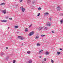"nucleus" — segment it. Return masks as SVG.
Wrapping results in <instances>:
<instances>
[{
  "label": "nucleus",
  "mask_w": 63,
  "mask_h": 63,
  "mask_svg": "<svg viewBox=\"0 0 63 63\" xmlns=\"http://www.w3.org/2000/svg\"><path fill=\"white\" fill-rule=\"evenodd\" d=\"M51 17H50V18H49V19H51Z\"/></svg>",
  "instance_id": "58836bf2"
},
{
  "label": "nucleus",
  "mask_w": 63,
  "mask_h": 63,
  "mask_svg": "<svg viewBox=\"0 0 63 63\" xmlns=\"http://www.w3.org/2000/svg\"><path fill=\"white\" fill-rule=\"evenodd\" d=\"M6 49H8V48H9V47H6Z\"/></svg>",
  "instance_id": "4c0bfd02"
},
{
  "label": "nucleus",
  "mask_w": 63,
  "mask_h": 63,
  "mask_svg": "<svg viewBox=\"0 0 63 63\" xmlns=\"http://www.w3.org/2000/svg\"><path fill=\"white\" fill-rule=\"evenodd\" d=\"M60 22H61V24H62V23H63V20H62L60 21Z\"/></svg>",
  "instance_id": "f3484780"
},
{
  "label": "nucleus",
  "mask_w": 63,
  "mask_h": 63,
  "mask_svg": "<svg viewBox=\"0 0 63 63\" xmlns=\"http://www.w3.org/2000/svg\"><path fill=\"white\" fill-rule=\"evenodd\" d=\"M31 1V0H28L27 2L28 3H30Z\"/></svg>",
  "instance_id": "412c9836"
},
{
  "label": "nucleus",
  "mask_w": 63,
  "mask_h": 63,
  "mask_svg": "<svg viewBox=\"0 0 63 63\" xmlns=\"http://www.w3.org/2000/svg\"><path fill=\"white\" fill-rule=\"evenodd\" d=\"M5 5V3H2L1 4H0V5L1 6V5Z\"/></svg>",
  "instance_id": "ddd939ff"
},
{
  "label": "nucleus",
  "mask_w": 63,
  "mask_h": 63,
  "mask_svg": "<svg viewBox=\"0 0 63 63\" xmlns=\"http://www.w3.org/2000/svg\"><path fill=\"white\" fill-rule=\"evenodd\" d=\"M43 28H44V27H39V28L38 29L39 30H42V29H43Z\"/></svg>",
  "instance_id": "6e6552de"
},
{
  "label": "nucleus",
  "mask_w": 63,
  "mask_h": 63,
  "mask_svg": "<svg viewBox=\"0 0 63 63\" xmlns=\"http://www.w3.org/2000/svg\"><path fill=\"white\" fill-rule=\"evenodd\" d=\"M32 25L31 24V25H30V26L29 27V28H30V27L32 26Z\"/></svg>",
  "instance_id": "7c9ffc66"
},
{
  "label": "nucleus",
  "mask_w": 63,
  "mask_h": 63,
  "mask_svg": "<svg viewBox=\"0 0 63 63\" xmlns=\"http://www.w3.org/2000/svg\"><path fill=\"white\" fill-rule=\"evenodd\" d=\"M25 32H28V30L27 29V28H26L25 29Z\"/></svg>",
  "instance_id": "4468645a"
},
{
  "label": "nucleus",
  "mask_w": 63,
  "mask_h": 63,
  "mask_svg": "<svg viewBox=\"0 0 63 63\" xmlns=\"http://www.w3.org/2000/svg\"><path fill=\"white\" fill-rule=\"evenodd\" d=\"M44 61H46V58H44Z\"/></svg>",
  "instance_id": "c756f323"
},
{
  "label": "nucleus",
  "mask_w": 63,
  "mask_h": 63,
  "mask_svg": "<svg viewBox=\"0 0 63 63\" xmlns=\"http://www.w3.org/2000/svg\"><path fill=\"white\" fill-rule=\"evenodd\" d=\"M29 63H32V62L31 61H29Z\"/></svg>",
  "instance_id": "a878e982"
},
{
  "label": "nucleus",
  "mask_w": 63,
  "mask_h": 63,
  "mask_svg": "<svg viewBox=\"0 0 63 63\" xmlns=\"http://www.w3.org/2000/svg\"><path fill=\"white\" fill-rule=\"evenodd\" d=\"M20 2H22V0H19Z\"/></svg>",
  "instance_id": "473e14b6"
},
{
  "label": "nucleus",
  "mask_w": 63,
  "mask_h": 63,
  "mask_svg": "<svg viewBox=\"0 0 63 63\" xmlns=\"http://www.w3.org/2000/svg\"><path fill=\"white\" fill-rule=\"evenodd\" d=\"M57 53L58 55H59V54H60V52H58Z\"/></svg>",
  "instance_id": "5701e85b"
},
{
  "label": "nucleus",
  "mask_w": 63,
  "mask_h": 63,
  "mask_svg": "<svg viewBox=\"0 0 63 63\" xmlns=\"http://www.w3.org/2000/svg\"><path fill=\"white\" fill-rule=\"evenodd\" d=\"M44 29L45 30H47V27H45Z\"/></svg>",
  "instance_id": "aec40b11"
},
{
  "label": "nucleus",
  "mask_w": 63,
  "mask_h": 63,
  "mask_svg": "<svg viewBox=\"0 0 63 63\" xmlns=\"http://www.w3.org/2000/svg\"><path fill=\"white\" fill-rule=\"evenodd\" d=\"M7 19L8 18V16H6L5 17Z\"/></svg>",
  "instance_id": "2f4dec72"
},
{
  "label": "nucleus",
  "mask_w": 63,
  "mask_h": 63,
  "mask_svg": "<svg viewBox=\"0 0 63 63\" xmlns=\"http://www.w3.org/2000/svg\"><path fill=\"white\" fill-rule=\"evenodd\" d=\"M36 45L37 46H38L39 47L40 46H41V44H40V43H38Z\"/></svg>",
  "instance_id": "9b49d317"
},
{
  "label": "nucleus",
  "mask_w": 63,
  "mask_h": 63,
  "mask_svg": "<svg viewBox=\"0 0 63 63\" xmlns=\"http://www.w3.org/2000/svg\"><path fill=\"white\" fill-rule=\"evenodd\" d=\"M6 0H4L3 1H5Z\"/></svg>",
  "instance_id": "37998d69"
},
{
  "label": "nucleus",
  "mask_w": 63,
  "mask_h": 63,
  "mask_svg": "<svg viewBox=\"0 0 63 63\" xmlns=\"http://www.w3.org/2000/svg\"><path fill=\"white\" fill-rule=\"evenodd\" d=\"M49 19L50 21H51V19Z\"/></svg>",
  "instance_id": "e433bc0d"
},
{
  "label": "nucleus",
  "mask_w": 63,
  "mask_h": 63,
  "mask_svg": "<svg viewBox=\"0 0 63 63\" xmlns=\"http://www.w3.org/2000/svg\"><path fill=\"white\" fill-rule=\"evenodd\" d=\"M18 38H19V39H20V40H24V37L21 36H18Z\"/></svg>",
  "instance_id": "f257e3e1"
},
{
  "label": "nucleus",
  "mask_w": 63,
  "mask_h": 63,
  "mask_svg": "<svg viewBox=\"0 0 63 63\" xmlns=\"http://www.w3.org/2000/svg\"><path fill=\"white\" fill-rule=\"evenodd\" d=\"M30 52H31L30 51H29L27 52V53H28V54H30Z\"/></svg>",
  "instance_id": "6ab92c4d"
},
{
  "label": "nucleus",
  "mask_w": 63,
  "mask_h": 63,
  "mask_svg": "<svg viewBox=\"0 0 63 63\" xmlns=\"http://www.w3.org/2000/svg\"><path fill=\"white\" fill-rule=\"evenodd\" d=\"M22 11L23 12H24V11H25V9L23 7H21Z\"/></svg>",
  "instance_id": "423d86ee"
},
{
  "label": "nucleus",
  "mask_w": 63,
  "mask_h": 63,
  "mask_svg": "<svg viewBox=\"0 0 63 63\" xmlns=\"http://www.w3.org/2000/svg\"><path fill=\"white\" fill-rule=\"evenodd\" d=\"M49 54V53L47 52V51H46V55H48Z\"/></svg>",
  "instance_id": "2eb2a0df"
},
{
  "label": "nucleus",
  "mask_w": 63,
  "mask_h": 63,
  "mask_svg": "<svg viewBox=\"0 0 63 63\" xmlns=\"http://www.w3.org/2000/svg\"><path fill=\"white\" fill-rule=\"evenodd\" d=\"M39 36H36L35 37V39H39Z\"/></svg>",
  "instance_id": "9d476101"
},
{
  "label": "nucleus",
  "mask_w": 63,
  "mask_h": 63,
  "mask_svg": "<svg viewBox=\"0 0 63 63\" xmlns=\"http://www.w3.org/2000/svg\"><path fill=\"white\" fill-rule=\"evenodd\" d=\"M39 58H41V57H42V56H40L39 57Z\"/></svg>",
  "instance_id": "f704fd0d"
},
{
  "label": "nucleus",
  "mask_w": 63,
  "mask_h": 63,
  "mask_svg": "<svg viewBox=\"0 0 63 63\" xmlns=\"http://www.w3.org/2000/svg\"><path fill=\"white\" fill-rule=\"evenodd\" d=\"M8 29H9V28L8 27Z\"/></svg>",
  "instance_id": "79ce46f5"
},
{
  "label": "nucleus",
  "mask_w": 63,
  "mask_h": 63,
  "mask_svg": "<svg viewBox=\"0 0 63 63\" xmlns=\"http://www.w3.org/2000/svg\"><path fill=\"white\" fill-rule=\"evenodd\" d=\"M16 6H17V5H16Z\"/></svg>",
  "instance_id": "a19ab883"
},
{
  "label": "nucleus",
  "mask_w": 63,
  "mask_h": 63,
  "mask_svg": "<svg viewBox=\"0 0 63 63\" xmlns=\"http://www.w3.org/2000/svg\"><path fill=\"white\" fill-rule=\"evenodd\" d=\"M44 15L45 16H47L48 15H49V13L47 12L45 13H44Z\"/></svg>",
  "instance_id": "1a4fd4ad"
},
{
  "label": "nucleus",
  "mask_w": 63,
  "mask_h": 63,
  "mask_svg": "<svg viewBox=\"0 0 63 63\" xmlns=\"http://www.w3.org/2000/svg\"><path fill=\"white\" fill-rule=\"evenodd\" d=\"M57 11H59L60 10V7L59 6L57 8Z\"/></svg>",
  "instance_id": "0eeeda50"
},
{
  "label": "nucleus",
  "mask_w": 63,
  "mask_h": 63,
  "mask_svg": "<svg viewBox=\"0 0 63 63\" xmlns=\"http://www.w3.org/2000/svg\"><path fill=\"white\" fill-rule=\"evenodd\" d=\"M0 21L3 22H6L7 21V20H0Z\"/></svg>",
  "instance_id": "39448f33"
},
{
  "label": "nucleus",
  "mask_w": 63,
  "mask_h": 63,
  "mask_svg": "<svg viewBox=\"0 0 63 63\" xmlns=\"http://www.w3.org/2000/svg\"><path fill=\"white\" fill-rule=\"evenodd\" d=\"M34 32L33 31L32 32H31L29 34V36H32V35H34Z\"/></svg>",
  "instance_id": "f03ea898"
},
{
  "label": "nucleus",
  "mask_w": 63,
  "mask_h": 63,
  "mask_svg": "<svg viewBox=\"0 0 63 63\" xmlns=\"http://www.w3.org/2000/svg\"><path fill=\"white\" fill-rule=\"evenodd\" d=\"M51 62L52 63H53L54 62V61H53V60H51Z\"/></svg>",
  "instance_id": "bb28decb"
},
{
  "label": "nucleus",
  "mask_w": 63,
  "mask_h": 63,
  "mask_svg": "<svg viewBox=\"0 0 63 63\" xmlns=\"http://www.w3.org/2000/svg\"><path fill=\"white\" fill-rule=\"evenodd\" d=\"M23 45V44H22V46Z\"/></svg>",
  "instance_id": "ea45409f"
},
{
  "label": "nucleus",
  "mask_w": 63,
  "mask_h": 63,
  "mask_svg": "<svg viewBox=\"0 0 63 63\" xmlns=\"http://www.w3.org/2000/svg\"><path fill=\"white\" fill-rule=\"evenodd\" d=\"M41 8H40V7H39L38 9V10H41Z\"/></svg>",
  "instance_id": "4be33fe9"
},
{
  "label": "nucleus",
  "mask_w": 63,
  "mask_h": 63,
  "mask_svg": "<svg viewBox=\"0 0 63 63\" xmlns=\"http://www.w3.org/2000/svg\"><path fill=\"white\" fill-rule=\"evenodd\" d=\"M42 63H43V62H42Z\"/></svg>",
  "instance_id": "c03bdc74"
},
{
  "label": "nucleus",
  "mask_w": 63,
  "mask_h": 63,
  "mask_svg": "<svg viewBox=\"0 0 63 63\" xmlns=\"http://www.w3.org/2000/svg\"><path fill=\"white\" fill-rule=\"evenodd\" d=\"M40 13L38 14L37 15V16H40Z\"/></svg>",
  "instance_id": "cd10ccee"
},
{
  "label": "nucleus",
  "mask_w": 63,
  "mask_h": 63,
  "mask_svg": "<svg viewBox=\"0 0 63 63\" xmlns=\"http://www.w3.org/2000/svg\"><path fill=\"white\" fill-rule=\"evenodd\" d=\"M46 25L47 26L50 27V26L51 25V24L50 23L48 22L46 24Z\"/></svg>",
  "instance_id": "20e7f679"
},
{
  "label": "nucleus",
  "mask_w": 63,
  "mask_h": 63,
  "mask_svg": "<svg viewBox=\"0 0 63 63\" xmlns=\"http://www.w3.org/2000/svg\"><path fill=\"white\" fill-rule=\"evenodd\" d=\"M60 16H63V14L61 13L60 14Z\"/></svg>",
  "instance_id": "b1692460"
},
{
  "label": "nucleus",
  "mask_w": 63,
  "mask_h": 63,
  "mask_svg": "<svg viewBox=\"0 0 63 63\" xmlns=\"http://www.w3.org/2000/svg\"><path fill=\"white\" fill-rule=\"evenodd\" d=\"M60 50H62V49L60 48Z\"/></svg>",
  "instance_id": "72a5a7b5"
},
{
  "label": "nucleus",
  "mask_w": 63,
  "mask_h": 63,
  "mask_svg": "<svg viewBox=\"0 0 63 63\" xmlns=\"http://www.w3.org/2000/svg\"><path fill=\"white\" fill-rule=\"evenodd\" d=\"M43 51V50H41L40 51H39V54H40V53H41Z\"/></svg>",
  "instance_id": "f8f14e48"
},
{
  "label": "nucleus",
  "mask_w": 63,
  "mask_h": 63,
  "mask_svg": "<svg viewBox=\"0 0 63 63\" xmlns=\"http://www.w3.org/2000/svg\"><path fill=\"white\" fill-rule=\"evenodd\" d=\"M14 27H15V28H17L18 27V26H15Z\"/></svg>",
  "instance_id": "dca6fc26"
},
{
  "label": "nucleus",
  "mask_w": 63,
  "mask_h": 63,
  "mask_svg": "<svg viewBox=\"0 0 63 63\" xmlns=\"http://www.w3.org/2000/svg\"><path fill=\"white\" fill-rule=\"evenodd\" d=\"M52 33H54V31H53L52 32Z\"/></svg>",
  "instance_id": "c9c22d12"
},
{
  "label": "nucleus",
  "mask_w": 63,
  "mask_h": 63,
  "mask_svg": "<svg viewBox=\"0 0 63 63\" xmlns=\"http://www.w3.org/2000/svg\"><path fill=\"white\" fill-rule=\"evenodd\" d=\"M2 13L4 14H5L6 13V10H2L1 11Z\"/></svg>",
  "instance_id": "7ed1b4c3"
},
{
  "label": "nucleus",
  "mask_w": 63,
  "mask_h": 63,
  "mask_svg": "<svg viewBox=\"0 0 63 63\" xmlns=\"http://www.w3.org/2000/svg\"><path fill=\"white\" fill-rule=\"evenodd\" d=\"M9 19L10 20H12V18H9Z\"/></svg>",
  "instance_id": "c85d7f7f"
},
{
  "label": "nucleus",
  "mask_w": 63,
  "mask_h": 63,
  "mask_svg": "<svg viewBox=\"0 0 63 63\" xmlns=\"http://www.w3.org/2000/svg\"><path fill=\"white\" fill-rule=\"evenodd\" d=\"M45 36H46V35H45L42 34V35H41V37H45Z\"/></svg>",
  "instance_id": "a211bd4d"
},
{
  "label": "nucleus",
  "mask_w": 63,
  "mask_h": 63,
  "mask_svg": "<svg viewBox=\"0 0 63 63\" xmlns=\"http://www.w3.org/2000/svg\"><path fill=\"white\" fill-rule=\"evenodd\" d=\"M16 61V60H13V63H15Z\"/></svg>",
  "instance_id": "393cba45"
}]
</instances>
